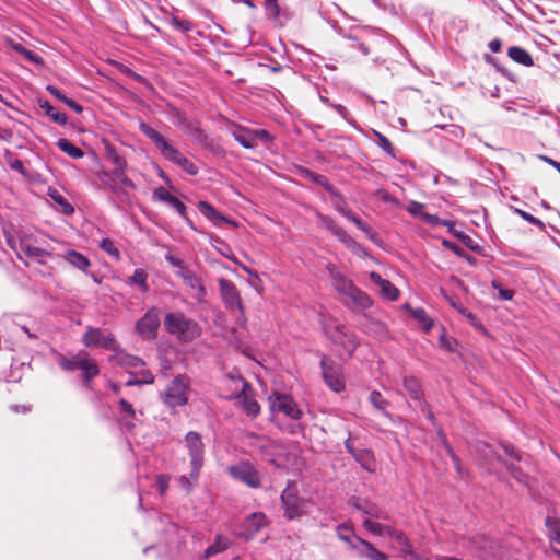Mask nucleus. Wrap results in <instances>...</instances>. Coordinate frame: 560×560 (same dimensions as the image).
<instances>
[{"label": "nucleus", "instance_id": "1", "mask_svg": "<svg viewBox=\"0 0 560 560\" xmlns=\"http://www.w3.org/2000/svg\"><path fill=\"white\" fill-rule=\"evenodd\" d=\"M165 329L180 341L187 342L200 336L199 325L183 313H168L164 319Z\"/></svg>", "mask_w": 560, "mask_h": 560}, {"label": "nucleus", "instance_id": "2", "mask_svg": "<svg viewBox=\"0 0 560 560\" xmlns=\"http://www.w3.org/2000/svg\"><path fill=\"white\" fill-rule=\"evenodd\" d=\"M190 393V378L187 375L179 374L173 378L162 394L163 402L171 407H182L188 402Z\"/></svg>", "mask_w": 560, "mask_h": 560}, {"label": "nucleus", "instance_id": "3", "mask_svg": "<svg viewBox=\"0 0 560 560\" xmlns=\"http://www.w3.org/2000/svg\"><path fill=\"white\" fill-rule=\"evenodd\" d=\"M185 444L190 456L191 471L190 476L197 480L200 469L203 465L205 445L201 435L195 431H190L185 436Z\"/></svg>", "mask_w": 560, "mask_h": 560}, {"label": "nucleus", "instance_id": "4", "mask_svg": "<svg viewBox=\"0 0 560 560\" xmlns=\"http://www.w3.org/2000/svg\"><path fill=\"white\" fill-rule=\"evenodd\" d=\"M229 382L233 387V393L226 395V398H237L245 412L250 417H256L260 412V406L246 392L247 383L240 376H230Z\"/></svg>", "mask_w": 560, "mask_h": 560}, {"label": "nucleus", "instance_id": "5", "mask_svg": "<svg viewBox=\"0 0 560 560\" xmlns=\"http://www.w3.org/2000/svg\"><path fill=\"white\" fill-rule=\"evenodd\" d=\"M101 182L116 195L125 192L127 189H135L133 182L126 175V170L115 167L112 171H104L100 174Z\"/></svg>", "mask_w": 560, "mask_h": 560}, {"label": "nucleus", "instance_id": "6", "mask_svg": "<svg viewBox=\"0 0 560 560\" xmlns=\"http://www.w3.org/2000/svg\"><path fill=\"white\" fill-rule=\"evenodd\" d=\"M281 501L285 510V516L290 520L306 513L310 505V502L298 497V489L294 485H288L281 494Z\"/></svg>", "mask_w": 560, "mask_h": 560}, {"label": "nucleus", "instance_id": "7", "mask_svg": "<svg viewBox=\"0 0 560 560\" xmlns=\"http://www.w3.org/2000/svg\"><path fill=\"white\" fill-rule=\"evenodd\" d=\"M268 400L272 412H281L292 420H299L303 415L298 404L289 395L275 392Z\"/></svg>", "mask_w": 560, "mask_h": 560}, {"label": "nucleus", "instance_id": "8", "mask_svg": "<svg viewBox=\"0 0 560 560\" xmlns=\"http://www.w3.org/2000/svg\"><path fill=\"white\" fill-rule=\"evenodd\" d=\"M219 288L225 307L231 312H238L240 317L244 319V305L236 285L232 281L221 278Z\"/></svg>", "mask_w": 560, "mask_h": 560}, {"label": "nucleus", "instance_id": "9", "mask_svg": "<svg viewBox=\"0 0 560 560\" xmlns=\"http://www.w3.org/2000/svg\"><path fill=\"white\" fill-rule=\"evenodd\" d=\"M320 366L323 377L327 386L336 393L343 390L345 378L341 366L327 357L322 359Z\"/></svg>", "mask_w": 560, "mask_h": 560}, {"label": "nucleus", "instance_id": "10", "mask_svg": "<svg viewBox=\"0 0 560 560\" xmlns=\"http://www.w3.org/2000/svg\"><path fill=\"white\" fill-rule=\"evenodd\" d=\"M82 342L89 348L98 347L114 352L118 348L112 332H105L92 327L84 332Z\"/></svg>", "mask_w": 560, "mask_h": 560}, {"label": "nucleus", "instance_id": "11", "mask_svg": "<svg viewBox=\"0 0 560 560\" xmlns=\"http://www.w3.org/2000/svg\"><path fill=\"white\" fill-rule=\"evenodd\" d=\"M159 326L160 314L159 311L153 307L137 323L136 329L142 338L152 340L156 337Z\"/></svg>", "mask_w": 560, "mask_h": 560}, {"label": "nucleus", "instance_id": "12", "mask_svg": "<svg viewBox=\"0 0 560 560\" xmlns=\"http://www.w3.org/2000/svg\"><path fill=\"white\" fill-rule=\"evenodd\" d=\"M230 474L233 478L246 483L252 488L260 486V478L253 465L249 463H241L238 465L229 468Z\"/></svg>", "mask_w": 560, "mask_h": 560}, {"label": "nucleus", "instance_id": "13", "mask_svg": "<svg viewBox=\"0 0 560 560\" xmlns=\"http://www.w3.org/2000/svg\"><path fill=\"white\" fill-rule=\"evenodd\" d=\"M316 217L319 222L348 248L354 249V247L358 246V243L350 235H348L342 228L338 226L331 218L319 212L316 213Z\"/></svg>", "mask_w": 560, "mask_h": 560}, {"label": "nucleus", "instance_id": "14", "mask_svg": "<svg viewBox=\"0 0 560 560\" xmlns=\"http://www.w3.org/2000/svg\"><path fill=\"white\" fill-rule=\"evenodd\" d=\"M328 334L332 341L341 346L349 355L353 353L357 348V340L343 326H336L334 330Z\"/></svg>", "mask_w": 560, "mask_h": 560}, {"label": "nucleus", "instance_id": "15", "mask_svg": "<svg viewBox=\"0 0 560 560\" xmlns=\"http://www.w3.org/2000/svg\"><path fill=\"white\" fill-rule=\"evenodd\" d=\"M267 524L266 516L261 512H255L250 514L244 521L242 525L241 535L246 539L252 538L256 533H258L262 527Z\"/></svg>", "mask_w": 560, "mask_h": 560}, {"label": "nucleus", "instance_id": "16", "mask_svg": "<svg viewBox=\"0 0 560 560\" xmlns=\"http://www.w3.org/2000/svg\"><path fill=\"white\" fill-rule=\"evenodd\" d=\"M327 270L334 280L336 290L346 296L350 294L355 287L353 282L348 279L334 264H328Z\"/></svg>", "mask_w": 560, "mask_h": 560}, {"label": "nucleus", "instance_id": "17", "mask_svg": "<svg viewBox=\"0 0 560 560\" xmlns=\"http://www.w3.org/2000/svg\"><path fill=\"white\" fill-rule=\"evenodd\" d=\"M371 281L380 287V295L388 301H396L399 298V290L388 280L383 279L377 272L369 275Z\"/></svg>", "mask_w": 560, "mask_h": 560}, {"label": "nucleus", "instance_id": "18", "mask_svg": "<svg viewBox=\"0 0 560 560\" xmlns=\"http://www.w3.org/2000/svg\"><path fill=\"white\" fill-rule=\"evenodd\" d=\"M198 209L208 220H210L217 226L221 225L222 223L230 224L234 228L237 226V224L233 220L218 212L217 209L207 201H199Z\"/></svg>", "mask_w": 560, "mask_h": 560}, {"label": "nucleus", "instance_id": "19", "mask_svg": "<svg viewBox=\"0 0 560 560\" xmlns=\"http://www.w3.org/2000/svg\"><path fill=\"white\" fill-rule=\"evenodd\" d=\"M355 545H353V550L358 552V555L362 558H366L369 560H386L387 557L382 551L377 550L372 544L364 539H357Z\"/></svg>", "mask_w": 560, "mask_h": 560}, {"label": "nucleus", "instance_id": "20", "mask_svg": "<svg viewBox=\"0 0 560 560\" xmlns=\"http://www.w3.org/2000/svg\"><path fill=\"white\" fill-rule=\"evenodd\" d=\"M153 198L159 201H163L173 207L180 217L186 215V206L175 196L170 194L163 187L156 188L153 191Z\"/></svg>", "mask_w": 560, "mask_h": 560}, {"label": "nucleus", "instance_id": "21", "mask_svg": "<svg viewBox=\"0 0 560 560\" xmlns=\"http://www.w3.org/2000/svg\"><path fill=\"white\" fill-rule=\"evenodd\" d=\"M110 361L115 364L130 369H138L144 365V362L140 358L131 355L119 348H117L110 357Z\"/></svg>", "mask_w": 560, "mask_h": 560}, {"label": "nucleus", "instance_id": "22", "mask_svg": "<svg viewBox=\"0 0 560 560\" xmlns=\"http://www.w3.org/2000/svg\"><path fill=\"white\" fill-rule=\"evenodd\" d=\"M48 253L37 246H35L30 237H22L20 241V250L18 256L20 259L26 258H40Z\"/></svg>", "mask_w": 560, "mask_h": 560}, {"label": "nucleus", "instance_id": "23", "mask_svg": "<svg viewBox=\"0 0 560 560\" xmlns=\"http://www.w3.org/2000/svg\"><path fill=\"white\" fill-rule=\"evenodd\" d=\"M350 504L353 508L362 511L364 514H366L371 517H375V518H385L386 517L384 511H382L377 505H375L372 502L361 500L358 498H351Z\"/></svg>", "mask_w": 560, "mask_h": 560}, {"label": "nucleus", "instance_id": "24", "mask_svg": "<svg viewBox=\"0 0 560 560\" xmlns=\"http://www.w3.org/2000/svg\"><path fill=\"white\" fill-rule=\"evenodd\" d=\"M183 279L185 284L192 290V296L197 300H202L206 294V289L201 279L191 271L183 272Z\"/></svg>", "mask_w": 560, "mask_h": 560}, {"label": "nucleus", "instance_id": "25", "mask_svg": "<svg viewBox=\"0 0 560 560\" xmlns=\"http://www.w3.org/2000/svg\"><path fill=\"white\" fill-rule=\"evenodd\" d=\"M62 257L71 266H73L82 271H86L91 266V261L86 256H84L83 254H81L77 250H73V249L67 250L62 255Z\"/></svg>", "mask_w": 560, "mask_h": 560}, {"label": "nucleus", "instance_id": "26", "mask_svg": "<svg viewBox=\"0 0 560 560\" xmlns=\"http://www.w3.org/2000/svg\"><path fill=\"white\" fill-rule=\"evenodd\" d=\"M353 457L365 470L371 472L375 470L376 463L370 450H358Z\"/></svg>", "mask_w": 560, "mask_h": 560}, {"label": "nucleus", "instance_id": "27", "mask_svg": "<svg viewBox=\"0 0 560 560\" xmlns=\"http://www.w3.org/2000/svg\"><path fill=\"white\" fill-rule=\"evenodd\" d=\"M360 308L365 310L372 306L373 300L368 293L354 287L350 294L347 295Z\"/></svg>", "mask_w": 560, "mask_h": 560}, {"label": "nucleus", "instance_id": "28", "mask_svg": "<svg viewBox=\"0 0 560 560\" xmlns=\"http://www.w3.org/2000/svg\"><path fill=\"white\" fill-rule=\"evenodd\" d=\"M79 363L80 370L83 371V376L86 383L90 382L96 375H98L100 370L96 362L90 359L86 353L83 361H80Z\"/></svg>", "mask_w": 560, "mask_h": 560}, {"label": "nucleus", "instance_id": "29", "mask_svg": "<svg viewBox=\"0 0 560 560\" xmlns=\"http://www.w3.org/2000/svg\"><path fill=\"white\" fill-rule=\"evenodd\" d=\"M509 57L515 62L523 66H532L533 59L532 56L523 48L514 46L511 47L508 51Z\"/></svg>", "mask_w": 560, "mask_h": 560}, {"label": "nucleus", "instance_id": "30", "mask_svg": "<svg viewBox=\"0 0 560 560\" xmlns=\"http://www.w3.org/2000/svg\"><path fill=\"white\" fill-rule=\"evenodd\" d=\"M139 128L141 132L145 135L149 139H151L159 149L165 145V138L155 129H153L150 125L142 121L140 122Z\"/></svg>", "mask_w": 560, "mask_h": 560}, {"label": "nucleus", "instance_id": "31", "mask_svg": "<svg viewBox=\"0 0 560 560\" xmlns=\"http://www.w3.org/2000/svg\"><path fill=\"white\" fill-rule=\"evenodd\" d=\"M234 139L244 148L252 149L256 145L252 130L238 128L233 131Z\"/></svg>", "mask_w": 560, "mask_h": 560}, {"label": "nucleus", "instance_id": "32", "mask_svg": "<svg viewBox=\"0 0 560 560\" xmlns=\"http://www.w3.org/2000/svg\"><path fill=\"white\" fill-rule=\"evenodd\" d=\"M337 535H338L339 539L347 542L352 550H353V545H355V542H357L355 540L361 539L360 537H358L354 534L353 529L346 524L339 525L337 527Z\"/></svg>", "mask_w": 560, "mask_h": 560}, {"label": "nucleus", "instance_id": "33", "mask_svg": "<svg viewBox=\"0 0 560 560\" xmlns=\"http://www.w3.org/2000/svg\"><path fill=\"white\" fill-rule=\"evenodd\" d=\"M364 527L371 532L374 535L382 536V535H392L394 533V528L388 525H383L377 522H373L370 518H366L363 521Z\"/></svg>", "mask_w": 560, "mask_h": 560}, {"label": "nucleus", "instance_id": "34", "mask_svg": "<svg viewBox=\"0 0 560 560\" xmlns=\"http://www.w3.org/2000/svg\"><path fill=\"white\" fill-rule=\"evenodd\" d=\"M410 315L418 320L425 331H429L433 326V320L427 314V312L421 307L409 308Z\"/></svg>", "mask_w": 560, "mask_h": 560}, {"label": "nucleus", "instance_id": "35", "mask_svg": "<svg viewBox=\"0 0 560 560\" xmlns=\"http://www.w3.org/2000/svg\"><path fill=\"white\" fill-rule=\"evenodd\" d=\"M40 107L45 110L46 115L49 116L56 124L66 125L67 115L56 109L49 102H44Z\"/></svg>", "mask_w": 560, "mask_h": 560}, {"label": "nucleus", "instance_id": "36", "mask_svg": "<svg viewBox=\"0 0 560 560\" xmlns=\"http://www.w3.org/2000/svg\"><path fill=\"white\" fill-rule=\"evenodd\" d=\"M85 357V352L81 351L77 355L72 357L71 359H67L65 357H59L58 363L60 366L66 371H74L77 369H80V361H83Z\"/></svg>", "mask_w": 560, "mask_h": 560}, {"label": "nucleus", "instance_id": "37", "mask_svg": "<svg viewBox=\"0 0 560 560\" xmlns=\"http://www.w3.org/2000/svg\"><path fill=\"white\" fill-rule=\"evenodd\" d=\"M545 523L549 539L560 544V521L556 517L548 516Z\"/></svg>", "mask_w": 560, "mask_h": 560}, {"label": "nucleus", "instance_id": "38", "mask_svg": "<svg viewBox=\"0 0 560 560\" xmlns=\"http://www.w3.org/2000/svg\"><path fill=\"white\" fill-rule=\"evenodd\" d=\"M57 145L71 158L79 159L83 156V151L65 138L59 139Z\"/></svg>", "mask_w": 560, "mask_h": 560}, {"label": "nucleus", "instance_id": "39", "mask_svg": "<svg viewBox=\"0 0 560 560\" xmlns=\"http://www.w3.org/2000/svg\"><path fill=\"white\" fill-rule=\"evenodd\" d=\"M443 225L447 228L448 232L452 233L454 236H456L458 240H460L468 248L470 249H476L477 248V245L475 244L474 240L465 234L464 232H460V231H457L455 228H454V223L448 221V222H443Z\"/></svg>", "mask_w": 560, "mask_h": 560}, {"label": "nucleus", "instance_id": "40", "mask_svg": "<svg viewBox=\"0 0 560 560\" xmlns=\"http://www.w3.org/2000/svg\"><path fill=\"white\" fill-rule=\"evenodd\" d=\"M162 155L168 160L170 162L177 164L180 162V160L184 158V155L171 143L167 141L165 142V145H163L160 149Z\"/></svg>", "mask_w": 560, "mask_h": 560}, {"label": "nucleus", "instance_id": "41", "mask_svg": "<svg viewBox=\"0 0 560 560\" xmlns=\"http://www.w3.org/2000/svg\"><path fill=\"white\" fill-rule=\"evenodd\" d=\"M10 45H11L12 49H14L16 52L21 54L28 61H31L35 65H40V66L44 63L43 59L38 55L24 48L21 44L10 42Z\"/></svg>", "mask_w": 560, "mask_h": 560}, {"label": "nucleus", "instance_id": "42", "mask_svg": "<svg viewBox=\"0 0 560 560\" xmlns=\"http://www.w3.org/2000/svg\"><path fill=\"white\" fill-rule=\"evenodd\" d=\"M148 273L143 269H136L133 275L129 278V283L138 285L142 292L149 291L147 283Z\"/></svg>", "mask_w": 560, "mask_h": 560}, {"label": "nucleus", "instance_id": "43", "mask_svg": "<svg viewBox=\"0 0 560 560\" xmlns=\"http://www.w3.org/2000/svg\"><path fill=\"white\" fill-rule=\"evenodd\" d=\"M404 387L409 393L411 398L420 399L421 398V389L417 378L415 377H405Z\"/></svg>", "mask_w": 560, "mask_h": 560}, {"label": "nucleus", "instance_id": "44", "mask_svg": "<svg viewBox=\"0 0 560 560\" xmlns=\"http://www.w3.org/2000/svg\"><path fill=\"white\" fill-rule=\"evenodd\" d=\"M229 546V540L223 537H218L215 542L205 550V558L209 559L212 556L225 550Z\"/></svg>", "mask_w": 560, "mask_h": 560}, {"label": "nucleus", "instance_id": "45", "mask_svg": "<svg viewBox=\"0 0 560 560\" xmlns=\"http://www.w3.org/2000/svg\"><path fill=\"white\" fill-rule=\"evenodd\" d=\"M258 447L261 450L262 453H266L271 456L279 454V446L273 441L267 438L258 439Z\"/></svg>", "mask_w": 560, "mask_h": 560}, {"label": "nucleus", "instance_id": "46", "mask_svg": "<svg viewBox=\"0 0 560 560\" xmlns=\"http://www.w3.org/2000/svg\"><path fill=\"white\" fill-rule=\"evenodd\" d=\"M438 435H439V439L441 441V443L443 444V446L445 447L447 454L451 456L454 465H455V468L458 472H460V466H459V458L457 457V455L453 452L452 447L450 446V444L447 443V440H446V436L445 434L441 431V429H439L438 431Z\"/></svg>", "mask_w": 560, "mask_h": 560}, {"label": "nucleus", "instance_id": "47", "mask_svg": "<svg viewBox=\"0 0 560 560\" xmlns=\"http://www.w3.org/2000/svg\"><path fill=\"white\" fill-rule=\"evenodd\" d=\"M100 247L112 257L119 259L120 254L114 242L109 238H103L100 243Z\"/></svg>", "mask_w": 560, "mask_h": 560}, {"label": "nucleus", "instance_id": "48", "mask_svg": "<svg viewBox=\"0 0 560 560\" xmlns=\"http://www.w3.org/2000/svg\"><path fill=\"white\" fill-rule=\"evenodd\" d=\"M388 536L395 539V541L398 544V547L400 548L401 551H405V552L408 551V548H409L408 539L402 532L396 530L394 528V533H392V535H388Z\"/></svg>", "mask_w": 560, "mask_h": 560}, {"label": "nucleus", "instance_id": "49", "mask_svg": "<svg viewBox=\"0 0 560 560\" xmlns=\"http://www.w3.org/2000/svg\"><path fill=\"white\" fill-rule=\"evenodd\" d=\"M369 400L376 409L380 410H384L387 406V401L383 398L381 393L376 390L370 394Z\"/></svg>", "mask_w": 560, "mask_h": 560}, {"label": "nucleus", "instance_id": "50", "mask_svg": "<svg viewBox=\"0 0 560 560\" xmlns=\"http://www.w3.org/2000/svg\"><path fill=\"white\" fill-rule=\"evenodd\" d=\"M508 469L512 474V476L521 483L529 486V478L524 475L518 468H516L513 464H506Z\"/></svg>", "mask_w": 560, "mask_h": 560}, {"label": "nucleus", "instance_id": "51", "mask_svg": "<svg viewBox=\"0 0 560 560\" xmlns=\"http://www.w3.org/2000/svg\"><path fill=\"white\" fill-rule=\"evenodd\" d=\"M514 212L517 213L521 218H523L525 221L540 228V229H545V224L541 220L533 217L532 214H529L528 212H525L518 208H514Z\"/></svg>", "mask_w": 560, "mask_h": 560}, {"label": "nucleus", "instance_id": "52", "mask_svg": "<svg viewBox=\"0 0 560 560\" xmlns=\"http://www.w3.org/2000/svg\"><path fill=\"white\" fill-rule=\"evenodd\" d=\"M176 165L190 175H196L198 173V167L185 156Z\"/></svg>", "mask_w": 560, "mask_h": 560}, {"label": "nucleus", "instance_id": "53", "mask_svg": "<svg viewBox=\"0 0 560 560\" xmlns=\"http://www.w3.org/2000/svg\"><path fill=\"white\" fill-rule=\"evenodd\" d=\"M408 212L415 217H419L422 219V214H424V205L420 203V202H417V201H411L409 205H408Z\"/></svg>", "mask_w": 560, "mask_h": 560}, {"label": "nucleus", "instance_id": "54", "mask_svg": "<svg viewBox=\"0 0 560 560\" xmlns=\"http://www.w3.org/2000/svg\"><path fill=\"white\" fill-rule=\"evenodd\" d=\"M313 180L317 183L318 185H322L327 191H329L332 195H337L336 189L328 183L325 176L323 175H313Z\"/></svg>", "mask_w": 560, "mask_h": 560}, {"label": "nucleus", "instance_id": "55", "mask_svg": "<svg viewBox=\"0 0 560 560\" xmlns=\"http://www.w3.org/2000/svg\"><path fill=\"white\" fill-rule=\"evenodd\" d=\"M170 483V476L167 475H160L156 479V486L160 491V493L163 495L166 490L168 489Z\"/></svg>", "mask_w": 560, "mask_h": 560}, {"label": "nucleus", "instance_id": "56", "mask_svg": "<svg viewBox=\"0 0 560 560\" xmlns=\"http://www.w3.org/2000/svg\"><path fill=\"white\" fill-rule=\"evenodd\" d=\"M119 407L120 411L128 415L129 417L133 418L136 416V411L132 407V405L127 401L126 399L121 398L119 399Z\"/></svg>", "mask_w": 560, "mask_h": 560}, {"label": "nucleus", "instance_id": "57", "mask_svg": "<svg viewBox=\"0 0 560 560\" xmlns=\"http://www.w3.org/2000/svg\"><path fill=\"white\" fill-rule=\"evenodd\" d=\"M422 220L432 226H436L440 224L443 225V222H446L445 220H441L438 215L430 214L428 212H424V214H422Z\"/></svg>", "mask_w": 560, "mask_h": 560}, {"label": "nucleus", "instance_id": "58", "mask_svg": "<svg viewBox=\"0 0 560 560\" xmlns=\"http://www.w3.org/2000/svg\"><path fill=\"white\" fill-rule=\"evenodd\" d=\"M442 245L444 247H446L447 249L452 250L453 253H455L459 257H464L465 256V252L460 247H458L456 244L451 242V241L443 240L442 241Z\"/></svg>", "mask_w": 560, "mask_h": 560}, {"label": "nucleus", "instance_id": "59", "mask_svg": "<svg viewBox=\"0 0 560 560\" xmlns=\"http://www.w3.org/2000/svg\"><path fill=\"white\" fill-rule=\"evenodd\" d=\"M191 480H192L191 476L190 477L180 476L178 478V483L187 492H190L192 490V488H194V482ZM194 481H196V480L194 479Z\"/></svg>", "mask_w": 560, "mask_h": 560}, {"label": "nucleus", "instance_id": "60", "mask_svg": "<svg viewBox=\"0 0 560 560\" xmlns=\"http://www.w3.org/2000/svg\"><path fill=\"white\" fill-rule=\"evenodd\" d=\"M138 375L139 382H142V384H152L154 382V376L149 370H141Z\"/></svg>", "mask_w": 560, "mask_h": 560}, {"label": "nucleus", "instance_id": "61", "mask_svg": "<svg viewBox=\"0 0 560 560\" xmlns=\"http://www.w3.org/2000/svg\"><path fill=\"white\" fill-rule=\"evenodd\" d=\"M375 135L378 138L380 145L382 147V149L385 150L386 152H390L393 149L390 141L380 132H375Z\"/></svg>", "mask_w": 560, "mask_h": 560}, {"label": "nucleus", "instance_id": "62", "mask_svg": "<svg viewBox=\"0 0 560 560\" xmlns=\"http://www.w3.org/2000/svg\"><path fill=\"white\" fill-rule=\"evenodd\" d=\"M173 25L180 30V31H184V32H187V31H190L191 30V23L186 21V20H177V19H174L173 20Z\"/></svg>", "mask_w": 560, "mask_h": 560}, {"label": "nucleus", "instance_id": "63", "mask_svg": "<svg viewBox=\"0 0 560 560\" xmlns=\"http://www.w3.org/2000/svg\"><path fill=\"white\" fill-rule=\"evenodd\" d=\"M47 91L52 95L55 96L57 100L61 101L62 103L66 102V100L68 98L65 94H62L57 88L52 86V85H48L47 86Z\"/></svg>", "mask_w": 560, "mask_h": 560}, {"label": "nucleus", "instance_id": "64", "mask_svg": "<svg viewBox=\"0 0 560 560\" xmlns=\"http://www.w3.org/2000/svg\"><path fill=\"white\" fill-rule=\"evenodd\" d=\"M252 135H253V138H254V141L256 142V140H262V141H267L269 140V133L266 131V130H252Z\"/></svg>", "mask_w": 560, "mask_h": 560}]
</instances>
